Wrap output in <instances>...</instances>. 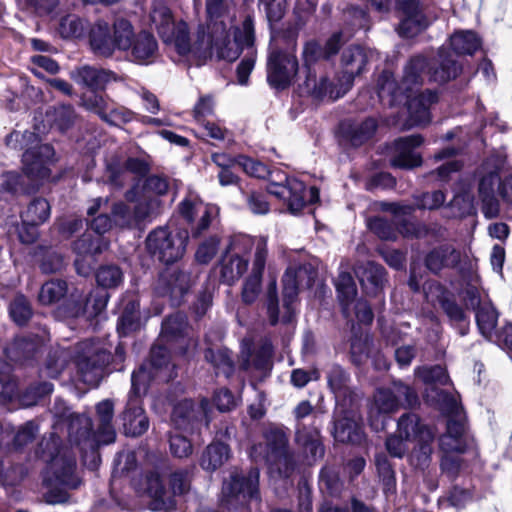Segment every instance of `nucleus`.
Listing matches in <instances>:
<instances>
[{
  "mask_svg": "<svg viewBox=\"0 0 512 512\" xmlns=\"http://www.w3.org/2000/svg\"><path fill=\"white\" fill-rule=\"evenodd\" d=\"M207 25L200 26L193 42V56L204 63L215 56L219 60L234 61L240 55L239 46L254 44V26L247 17L241 29L231 39V17L225 0H206Z\"/></svg>",
  "mask_w": 512,
  "mask_h": 512,
  "instance_id": "f257e3e1",
  "label": "nucleus"
},
{
  "mask_svg": "<svg viewBox=\"0 0 512 512\" xmlns=\"http://www.w3.org/2000/svg\"><path fill=\"white\" fill-rule=\"evenodd\" d=\"M427 61L424 57H415L407 64L400 84H397L389 72H384L378 80V95L389 105H407L409 118L404 128L425 125L430 122V107L437 101L436 93L426 90L420 92Z\"/></svg>",
  "mask_w": 512,
  "mask_h": 512,
  "instance_id": "f03ea898",
  "label": "nucleus"
},
{
  "mask_svg": "<svg viewBox=\"0 0 512 512\" xmlns=\"http://www.w3.org/2000/svg\"><path fill=\"white\" fill-rule=\"evenodd\" d=\"M188 326L186 317L180 313L168 317L162 324L160 335L161 344L151 349V360L143 364L148 371L161 380H169L172 377L169 349L179 350L185 353L189 346Z\"/></svg>",
  "mask_w": 512,
  "mask_h": 512,
  "instance_id": "7ed1b4c3",
  "label": "nucleus"
},
{
  "mask_svg": "<svg viewBox=\"0 0 512 512\" xmlns=\"http://www.w3.org/2000/svg\"><path fill=\"white\" fill-rule=\"evenodd\" d=\"M417 403V393L410 386L394 381L390 386L375 391L368 408L369 425L374 431H382L391 414L401 407H413Z\"/></svg>",
  "mask_w": 512,
  "mask_h": 512,
  "instance_id": "20e7f679",
  "label": "nucleus"
},
{
  "mask_svg": "<svg viewBox=\"0 0 512 512\" xmlns=\"http://www.w3.org/2000/svg\"><path fill=\"white\" fill-rule=\"evenodd\" d=\"M5 144L11 149H26L23 154V171L31 179L43 180L49 177V165L54 160V149L48 144H38L35 132L12 131L5 137Z\"/></svg>",
  "mask_w": 512,
  "mask_h": 512,
  "instance_id": "39448f33",
  "label": "nucleus"
},
{
  "mask_svg": "<svg viewBox=\"0 0 512 512\" xmlns=\"http://www.w3.org/2000/svg\"><path fill=\"white\" fill-rule=\"evenodd\" d=\"M152 378H157L146 366H140L131 377V390L125 409L121 415L123 430L126 435L137 437L149 428V420L142 407L141 397L147 392Z\"/></svg>",
  "mask_w": 512,
  "mask_h": 512,
  "instance_id": "423d86ee",
  "label": "nucleus"
},
{
  "mask_svg": "<svg viewBox=\"0 0 512 512\" xmlns=\"http://www.w3.org/2000/svg\"><path fill=\"white\" fill-rule=\"evenodd\" d=\"M497 195L506 203L512 204V171L499 175L497 169L483 166L479 171L478 196L482 212L487 218H495L500 211Z\"/></svg>",
  "mask_w": 512,
  "mask_h": 512,
  "instance_id": "0eeeda50",
  "label": "nucleus"
},
{
  "mask_svg": "<svg viewBox=\"0 0 512 512\" xmlns=\"http://www.w3.org/2000/svg\"><path fill=\"white\" fill-rule=\"evenodd\" d=\"M73 361L77 381L97 387L103 377L104 367L109 362V354L93 340H85L77 345Z\"/></svg>",
  "mask_w": 512,
  "mask_h": 512,
  "instance_id": "6e6552de",
  "label": "nucleus"
},
{
  "mask_svg": "<svg viewBox=\"0 0 512 512\" xmlns=\"http://www.w3.org/2000/svg\"><path fill=\"white\" fill-rule=\"evenodd\" d=\"M259 470L251 469L248 473L234 468L223 482L221 502L228 509L244 505L249 500L258 499Z\"/></svg>",
  "mask_w": 512,
  "mask_h": 512,
  "instance_id": "1a4fd4ad",
  "label": "nucleus"
},
{
  "mask_svg": "<svg viewBox=\"0 0 512 512\" xmlns=\"http://www.w3.org/2000/svg\"><path fill=\"white\" fill-rule=\"evenodd\" d=\"M150 18L165 43L173 45L180 55L193 56V43H190L187 24L175 23L167 6L154 4Z\"/></svg>",
  "mask_w": 512,
  "mask_h": 512,
  "instance_id": "9d476101",
  "label": "nucleus"
},
{
  "mask_svg": "<svg viewBox=\"0 0 512 512\" xmlns=\"http://www.w3.org/2000/svg\"><path fill=\"white\" fill-rule=\"evenodd\" d=\"M187 241V231L172 233L165 228H158L148 235L146 246L153 257L168 265L182 258Z\"/></svg>",
  "mask_w": 512,
  "mask_h": 512,
  "instance_id": "9b49d317",
  "label": "nucleus"
},
{
  "mask_svg": "<svg viewBox=\"0 0 512 512\" xmlns=\"http://www.w3.org/2000/svg\"><path fill=\"white\" fill-rule=\"evenodd\" d=\"M415 374L424 383L430 385L425 391V398L428 402L438 406L441 411L447 414H457L459 412L460 407L455 396L436 387L437 384L445 385L449 382V376L443 367L436 365L418 368L415 370Z\"/></svg>",
  "mask_w": 512,
  "mask_h": 512,
  "instance_id": "f8f14e48",
  "label": "nucleus"
},
{
  "mask_svg": "<svg viewBox=\"0 0 512 512\" xmlns=\"http://www.w3.org/2000/svg\"><path fill=\"white\" fill-rule=\"evenodd\" d=\"M42 457L50 462V469L55 473L56 479L66 487L76 488L77 481L73 477L76 460L74 456L66 455L60 451V438L51 434L41 443Z\"/></svg>",
  "mask_w": 512,
  "mask_h": 512,
  "instance_id": "ddd939ff",
  "label": "nucleus"
},
{
  "mask_svg": "<svg viewBox=\"0 0 512 512\" xmlns=\"http://www.w3.org/2000/svg\"><path fill=\"white\" fill-rule=\"evenodd\" d=\"M267 189L270 194L283 199L292 214L301 211L307 203L312 204L319 199V191L316 187H310L307 192L304 183L292 177H285V183L272 182Z\"/></svg>",
  "mask_w": 512,
  "mask_h": 512,
  "instance_id": "4468645a",
  "label": "nucleus"
},
{
  "mask_svg": "<svg viewBox=\"0 0 512 512\" xmlns=\"http://www.w3.org/2000/svg\"><path fill=\"white\" fill-rule=\"evenodd\" d=\"M277 41L278 37L273 35L270 45L271 53L267 63V78L272 86L283 89L291 83L296 75L298 63L293 54L283 53L278 49Z\"/></svg>",
  "mask_w": 512,
  "mask_h": 512,
  "instance_id": "2eb2a0df",
  "label": "nucleus"
},
{
  "mask_svg": "<svg viewBox=\"0 0 512 512\" xmlns=\"http://www.w3.org/2000/svg\"><path fill=\"white\" fill-rule=\"evenodd\" d=\"M265 445L259 443L251 449V457L255 460L262 459L266 462L287 465L290 457L286 452L287 437L284 431L278 427H270L264 433Z\"/></svg>",
  "mask_w": 512,
  "mask_h": 512,
  "instance_id": "dca6fc26",
  "label": "nucleus"
},
{
  "mask_svg": "<svg viewBox=\"0 0 512 512\" xmlns=\"http://www.w3.org/2000/svg\"><path fill=\"white\" fill-rule=\"evenodd\" d=\"M256 240L257 238L253 239L249 236H239L231 242L232 255L229 259H224L221 264V278L225 283L233 284L247 271L248 259L242 254L250 251L253 246L256 247Z\"/></svg>",
  "mask_w": 512,
  "mask_h": 512,
  "instance_id": "f3484780",
  "label": "nucleus"
},
{
  "mask_svg": "<svg viewBox=\"0 0 512 512\" xmlns=\"http://www.w3.org/2000/svg\"><path fill=\"white\" fill-rule=\"evenodd\" d=\"M422 143L423 138L418 134L395 140L389 147L391 166L403 169H411L420 166L422 159L415 149Z\"/></svg>",
  "mask_w": 512,
  "mask_h": 512,
  "instance_id": "a211bd4d",
  "label": "nucleus"
},
{
  "mask_svg": "<svg viewBox=\"0 0 512 512\" xmlns=\"http://www.w3.org/2000/svg\"><path fill=\"white\" fill-rule=\"evenodd\" d=\"M465 300L467 306L476 310V322L481 334L491 340L496 334L497 311L489 301L481 300L478 290L474 287L466 290Z\"/></svg>",
  "mask_w": 512,
  "mask_h": 512,
  "instance_id": "6ab92c4d",
  "label": "nucleus"
},
{
  "mask_svg": "<svg viewBox=\"0 0 512 512\" xmlns=\"http://www.w3.org/2000/svg\"><path fill=\"white\" fill-rule=\"evenodd\" d=\"M267 253V238L260 236L256 240V251L254 254L251 273L245 280L242 289V299L247 304L253 303L259 295Z\"/></svg>",
  "mask_w": 512,
  "mask_h": 512,
  "instance_id": "aec40b11",
  "label": "nucleus"
},
{
  "mask_svg": "<svg viewBox=\"0 0 512 512\" xmlns=\"http://www.w3.org/2000/svg\"><path fill=\"white\" fill-rule=\"evenodd\" d=\"M208 413V400L203 399L199 405H195L192 400L185 399L174 407L172 421L178 429L193 430L203 421L208 425Z\"/></svg>",
  "mask_w": 512,
  "mask_h": 512,
  "instance_id": "412c9836",
  "label": "nucleus"
},
{
  "mask_svg": "<svg viewBox=\"0 0 512 512\" xmlns=\"http://www.w3.org/2000/svg\"><path fill=\"white\" fill-rule=\"evenodd\" d=\"M190 275L178 268L168 267L160 275L156 292L161 296H169L174 304L188 291Z\"/></svg>",
  "mask_w": 512,
  "mask_h": 512,
  "instance_id": "4be33fe9",
  "label": "nucleus"
},
{
  "mask_svg": "<svg viewBox=\"0 0 512 512\" xmlns=\"http://www.w3.org/2000/svg\"><path fill=\"white\" fill-rule=\"evenodd\" d=\"M181 215L189 222L195 220L196 216H200L199 223L197 224L193 235H200L206 230L211 221L212 215L215 213V208L203 204L197 196L190 195L180 203L179 207Z\"/></svg>",
  "mask_w": 512,
  "mask_h": 512,
  "instance_id": "5701e85b",
  "label": "nucleus"
},
{
  "mask_svg": "<svg viewBox=\"0 0 512 512\" xmlns=\"http://www.w3.org/2000/svg\"><path fill=\"white\" fill-rule=\"evenodd\" d=\"M70 76L76 83L92 90H102L108 83L117 80L112 71L88 65L74 69Z\"/></svg>",
  "mask_w": 512,
  "mask_h": 512,
  "instance_id": "b1692460",
  "label": "nucleus"
},
{
  "mask_svg": "<svg viewBox=\"0 0 512 512\" xmlns=\"http://www.w3.org/2000/svg\"><path fill=\"white\" fill-rule=\"evenodd\" d=\"M169 188L168 181L166 178L160 176H150L145 181V185L142 190L138 186H134L126 193V199L128 201H142L144 207H150L151 201H156L157 205L154 210L159 206V201L153 198L152 195L161 196L167 193Z\"/></svg>",
  "mask_w": 512,
  "mask_h": 512,
  "instance_id": "393cba45",
  "label": "nucleus"
},
{
  "mask_svg": "<svg viewBox=\"0 0 512 512\" xmlns=\"http://www.w3.org/2000/svg\"><path fill=\"white\" fill-rule=\"evenodd\" d=\"M128 51V57L132 62L147 65L156 60L158 44L152 34L141 31L136 35Z\"/></svg>",
  "mask_w": 512,
  "mask_h": 512,
  "instance_id": "a878e982",
  "label": "nucleus"
},
{
  "mask_svg": "<svg viewBox=\"0 0 512 512\" xmlns=\"http://www.w3.org/2000/svg\"><path fill=\"white\" fill-rule=\"evenodd\" d=\"M400 9L405 14V18L401 21L399 26V32L402 35L413 37L429 25V21L419 8L417 1L403 0L400 3Z\"/></svg>",
  "mask_w": 512,
  "mask_h": 512,
  "instance_id": "bb28decb",
  "label": "nucleus"
},
{
  "mask_svg": "<svg viewBox=\"0 0 512 512\" xmlns=\"http://www.w3.org/2000/svg\"><path fill=\"white\" fill-rule=\"evenodd\" d=\"M334 437L342 443H361L364 439V432L360 417L354 412H348L338 418L334 425Z\"/></svg>",
  "mask_w": 512,
  "mask_h": 512,
  "instance_id": "cd10ccee",
  "label": "nucleus"
},
{
  "mask_svg": "<svg viewBox=\"0 0 512 512\" xmlns=\"http://www.w3.org/2000/svg\"><path fill=\"white\" fill-rule=\"evenodd\" d=\"M123 311L119 318L117 330L120 336H127L140 329L142 315L139 310V299L136 295H126L122 299Z\"/></svg>",
  "mask_w": 512,
  "mask_h": 512,
  "instance_id": "c85d7f7f",
  "label": "nucleus"
},
{
  "mask_svg": "<svg viewBox=\"0 0 512 512\" xmlns=\"http://www.w3.org/2000/svg\"><path fill=\"white\" fill-rule=\"evenodd\" d=\"M305 277H307V286H310L312 277L308 275V268L306 266L299 267L298 269L290 267L284 274V301L287 308V315L283 317L285 322H289L291 320V305L297 295L298 287L303 284Z\"/></svg>",
  "mask_w": 512,
  "mask_h": 512,
  "instance_id": "c756f323",
  "label": "nucleus"
},
{
  "mask_svg": "<svg viewBox=\"0 0 512 512\" xmlns=\"http://www.w3.org/2000/svg\"><path fill=\"white\" fill-rule=\"evenodd\" d=\"M461 259L460 252L452 245L444 244L431 250L426 258V267L433 273L456 267Z\"/></svg>",
  "mask_w": 512,
  "mask_h": 512,
  "instance_id": "7c9ffc66",
  "label": "nucleus"
},
{
  "mask_svg": "<svg viewBox=\"0 0 512 512\" xmlns=\"http://www.w3.org/2000/svg\"><path fill=\"white\" fill-rule=\"evenodd\" d=\"M439 445L444 453H463L467 447V438L463 422L449 419L447 431L441 436Z\"/></svg>",
  "mask_w": 512,
  "mask_h": 512,
  "instance_id": "2f4dec72",
  "label": "nucleus"
},
{
  "mask_svg": "<svg viewBox=\"0 0 512 512\" xmlns=\"http://www.w3.org/2000/svg\"><path fill=\"white\" fill-rule=\"evenodd\" d=\"M372 57V51L367 52L360 46H351L344 50L342 54V65L344 76L347 78L348 84H351L353 78L363 71L366 63Z\"/></svg>",
  "mask_w": 512,
  "mask_h": 512,
  "instance_id": "473e14b6",
  "label": "nucleus"
},
{
  "mask_svg": "<svg viewBox=\"0 0 512 512\" xmlns=\"http://www.w3.org/2000/svg\"><path fill=\"white\" fill-rule=\"evenodd\" d=\"M135 202L134 212H131L124 203H117L113 206L112 213L115 225L125 227L143 220L154 211V207L157 205L156 201H151L150 207H144L142 201Z\"/></svg>",
  "mask_w": 512,
  "mask_h": 512,
  "instance_id": "72a5a7b5",
  "label": "nucleus"
},
{
  "mask_svg": "<svg viewBox=\"0 0 512 512\" xmlns=\"http://www.w3.org/2000/svg\"><path fill=\"white\" fill-rule=\"evenodd\" d=\"M89 39L90 47L95 54L109 57L114 53L113 35L107 22H96L90 30Z\"/></svg>",
  "mask_w": 512,
  "mask_h": 512,
  "instance_id": "f704fd0d",
  "label": "nucleus"
},
{
  "mask_svg": "<svg viewBox=\"0 0 512 512\" xmlns=\"http://www.w3.org/2000/svg\"><path fill=\"white\" fill-rule=\"evenodd\" d=\"M355 274L363 289H365L367 293H374L382 286L385 272L382 266L368 261L358 264L355 267Z\"/></svg>",
  "mask_w": 512,
  "mask_h": 512,
  "instance_id": "c9c22d12",
  "label": "nucleus"
},
{
  "mask_svg": "<svg viewBox=\"0 0 512 512\" xmlns=\"http://www.w3.org/2000/svg\"><path fill=\"white\" fill-rule=\"evenodd\" d=\"M99 426L97 431V442L110 444L115 440L116 433L112 426L114 404L110 400H103L96 406Z\"/></svg>",
  "mask_w": 512,
  "mask_h": 512,
  "instance_id": "e433bc0d",
  "label": "nucleus"
},
{
  "mask_svg": "<svg viewBox=\"0 0 512 512\" xmlns=\"http://www.w3.org/2000/svg\"><path fill=\"white\" fill-rule=\"evenodd\" d=\"M88 23L80 16L68 13L62 15L56 26V30L63 39H78L85 35Z\"/></svg>",
  "mask_w": 512,
  "mask_h": 512,
  "instance_id": "4c0bfd02",
  "label": "nucleus"
},
{
  "mask_svg": "<svg viewBox=\"0 0 512 512\" xmlns=\"http://www.w3.org/2000/svg\"><path fill=\"white\" fill-rule=\"evenodd\" d=\"M424 431L431 430L420 423V420L416 414H404L398 420L396 433H398L411 444L422 440V434Z\"/></svg>",
  "mask_w": 512,
  "mask_h": 512,
  "instance_id": "58836bf2",
  "label": "nucleus"
},
{
  "mask_svg": "<svg viewBox=\"0 0 512 512\" xmlns=\"http://www.w3.org/2000/svg\"><path fill=\"white\" fill-rule=\"evenodd\" d=\"M50 214L51 207L49 202L45 198L38 197L33 199L21 213V219L24 224L39 226L49 219Z\"/></svg>",
  "mask_w": 512,
  "mask_h": 512,
  "instance_id": "ea45409f",
  "label": "nucleus"
},
{
  "mask_svg": "<svg viewBox=\"0 0 512 512\" xmlns=\"http://www.w3.org/2000/svg\"><path fill=\"white\" fill-rule=\"evenodd\" d=\"M296 441L309 454L313 460L322 457L324 448L319 439V432L315 428L306 429L298 425L296 431Z\"/></svg>",
  "mask_w": 512,
  "mask_h": 512,
  "instance_id": "a19ab883",
  "label": "nucleus"
},
{
  "mask_svg": "<svg viewBox=\"0 0 512 512\" xmlns=\"http://www.w3.org/2000/svg\"><path fill=\"white\" fill-rule=\"evenodd\" d=\"M336 289L343 313L350 317L351 305L355 300L357 289L352 276L347 272H341L336 280Z\"/></svg>",
  "mask_w": 512,
  "mask_h": 512,
  "instance_id": "79ce46f5",
  "label": "nucleus"
},
{
  "mask_svg": "<svg viewBox=\"0 0 512 512\" xmlns=\"http://www.w3.org/2000/svg\"><path fill=\"white\" fill-rule=\"evenodd\" d=\"M301 93L311 95L314 98L320 99L325 96L334 98L331 90V83L325 77L316 76L310 68L307 69V75L302 84L299 85Z\"/></svg>",
  "mask_w": 512,
  "mask_h": 512,
  "instance_id": "37998d69",
  "label": "nucleus"
},
{
  "mask_svg": "<svg viewBox=\"0 0 512 512\" xmlns=\"http://www.w3.org/2000/svg\"><path fill=\"white\" fill-rule=\"evenodd\" d=\"M450 46L457 55H472L480 46V38L473 31H457L450 37Z\"/></svg>",
  "mask_w": 512,
  "mask_h": 512,
  "instance_id": "c03bdc74",
  "label": "nucleus"
},
{
  "mask_svg": "<svg viewBox=\"0 0 512 512\" xmlns=\"http://www.w3.org/2000/svg\"><path fill=\"white\" fill-rule=\"evenodd\" d=\"M229 458V447L221 442L210 444L202 455L200 465L207 471H215Z\"/></svg>",
  "mask_w": 512,
  "mask_h": 512,
  "instance_id": "a18cd8bd",
  "label": "nucleus"
},
{
  "mask_svg": "<svg viewBox=\"0 0 512 512\" xmlns=\"http://www.w3.org/2000/svg\"><path fill=\"white\" fill-rule=\"evenodd\" d=\"M433 438L434 436L432 431H424L422 434V440L413 443L414 448L410 455V462L413 466L424 469L429 465L432 454L431 443L433 442Z\"/></svg>",
  "mask_w": 512,
  "mask_h": 512,
  "instance_id": "49530a36",
  "label": "nucleus"
},
{
  "mask_svg": "<svg viewBox=\"0 0 512 512\" xmlns=\"http://www.w3.org/2000/svg\"><path fill=\"white\" fill-rule=\"evenodd\" d=\"M460 70V66L451 55H446L443 51H440L439 67L431 73V79L435 82L444 83L456 78Z\"/></svg>",
  "mask_w": 512,
  "mask_h": 512,
  "instance_id": "de8ad7c7",
  "label": "nucleus"
},
{
  "mask_svg": "<svg viewBox=\"0 0 512 512\" xmlns=\"http://www.w3.org/2000/svg\"><path fill=\"white\" fill-rule=\"evenodd\" d=\"M136 35L133 26L125 19H118L113 25V44L115 50L128 51Z\"/></svg>",
  "mask_w": 512,
  "mask_h": 512,
  "instance_id": "09e8293b",
  "label": "nucleus"
},
{
  "mask_svg": "<svg viewBox=\"0 0 512 512\" xmlns=\"http://www.w3.org/2000/svg\"><path fill=\"white\" fill-rule=\"evenodd\" d=\"M149 170L148 162L143 157H130L125 163V171L120 174L111 173L110 181L117 185L122 186L126 172H131L136 176H144Z\"/></svg>",
  "mask_w": 512,
  "mask_h": 512,
  "instance_id": "8fccbe9b",
  "label": "nucleus"
},
{
  "mask_svg": "<svg viewBox=\"0 0 512 512\" xmlns=\"http://www.w3.org/2000/svg\"><path fill=\"white\" fill-rule=\"evenodd\" d=\"M67 292L66 282L62 280H51L46 282L39 293V301L49 305L59 301Z\"/></svg>",
  "mask_w": 512,
  "mask_h": 512,
  "instance_id": "3c124183",
  "label": "nucleus"
},
{
  "mask_svg": "<svg viewBox=\"0 0 512 512\" xmlns=\"http://www.w3.org/2000/svg\"><path fill=\"white\" fill-rule=\"evenodd\" d=\"M205 359L225 376H229L233 372V361L229 351L226 349L215 351L212 348H208L205 351Z\"/></svg>",
  "mask_w": 512,
  "mask_h": 512,
  "instance_id": "603ef678",
  "label": "nucleus"
},
{
  "mask_svg": "<svg viewBox=\"0 0 512 512\" xmlns=\"http://www.w3.org/2000/svg\"><path fill=\"white\" fill-rule=\"evenodd\" d=\"M100 242H102L100 238H97L96 241H94L90 234H84L74 243L73 249L78 257L91 258L93 255L102 252L103 247ZM106 246L107 245L105 244L104 248H106Z\"/></svg>",
  "mask_w": 512,
  "mask_h": 512,
  "instance_id": "864d4df0",
  "label": "nucleus"
},
{
  "mask_svg": "<svg viewBox=\"0 0 512 512\" xmlns=\"http://www.w3.org/2000/svg\"><path fill=\"white\" fill-rule=\"evenodd\" d=\"M96 280L103 288H116L123 281V273L117 266H103L98 270Z\"/></svg>",
  "mask_w": 512,
  "mask_h": 512,
  "instance_id": "5fc2aeb1",
  "label": "nucleus"
},
{
  "mask_svg": "<svg viewBox=\"0 0 512 512\" xmlns=\"http://www.w3.org/2000/svg\"><path fill=\"white\" fill-rule=\"evenodd\" d=\"M108 302V294L104 290H95L86 300L83 314L88 318L100 315L106 308Z\"/></svg>",
  "mask_w": 512,
  "mask_h": 512,
  "instance_id": "6e6d98bb",
  "label": "nucleus"
},
{
  "mask_svg": "<svg viewBox=\"0 0 512 512\" xmlns=\"http://www.w3.org/2000/svg\"><path fill=\"white\" fill-rule=\"evenodd\" d=\"M59 130H67L74 122L75 113L70 105H60L54 108L52 114L47 115Z\"/></svg>",
  "mask_w": 512,
  "mask_h": 512,
  "instance_id": "4d7b16f0",
  "label": "nucleus"
},
{
  "mask_svg": "<svg viewBox=\"0 0 512 512\" xmlns=\"http://www.w3.org/2000/svg\"><path fill=\"white\" fill-rule=\"evenodd\" d=\"M147 494L158 502L159 505H166V490L160 479V475L157 472H150L146 476V488Z\"/></svg>",
  "mask_w": 512,
  "mask_h": 512,
  "instance_id": "13d9d810",
  "label": "nucleus"
},
{
  "mask_svg": "<svg viewBox=\"0 0 512 512\" xmlns=\"http://www.w3.org/2000/svg\"><path fill=\"white\" fill-rule=\"evenodd\" d=\"M376 121L368 118L360 124L355 125L350 132V140L353 145L358 146L372 137L376 131Z\"/></svg>",
  "mask_w": 512,
  "mask_h": 512,
  "instance_id": "bf43d9fd",
  "label": "nucleus"
},
{
  "mask_svg": "<svg viewBox=\"0 0 512 512\" xmlns=\"http://www.w3.org/2000/svg\"><path fill=\"white\" fill-rule=\"evenodd\" d=\"M243 47H247L250 50L237 67V78L239 84L246 85L248 82V77L255 65L256 51L253 49V44L247 46L245 43H241L239 49L241 50Z\"/></svg>",
  "mask_w": 512,
  "mask_h": 512,
  "instance_id": "052dcab7",
  "label": "nucleus"
},
{
  "mask_svg": "<svg viewBox=\"0 0 512 512\" xmlns=\"http://www.w3.org/2000/svg\"><path fill=\"white\" fill-rule=\"evenodd\" d=\"M237 164L242 167L246 174L252 177L265 178L269 174V170L265 164L245 155H239L237 157Z\"/></svg>",
  "mask_w": 512,
  "mask_h": 512,
  "instance_id": "680f3d73",
  "label": "nucleus"
},
{
  "mask_svg": "<svg viewBox=\"0 0 512 512\" xmlns=\"http://www.w3.org/2000/svg\"><path fill=\"white\" fill-rule=\"evenodd\" d=\"M370 340L368 335H355L351 340V358L359 365L368 357Z\"/></svg>",
  "mask_w": 512,
  "mask_h": 512,
  "instance_id": "e2e57ef3",
  "label": "nucleus"
},
{
  "mask_svg": "<svg viewBox=\"0 0 512 512\" xmlns=\"http://www.w3.org/2000/svg\"><path fill=\"white\" fill-rule=\"evenodd\" d=\"M10 315L17 324L26 323L31 316V309L26 298L18 296L14 299L10 305Z\"/></svg>",
  "mask_w": 512,
  "mask_h": 512,
  "instance_id": "0e129e2a",
  "label": "nucleus"
},
{
  "mask_svg": "<svg viewBox=\"0 0 512 512\" xmlns=\"http://www.w3.org/2000/svg\"><path fill=\"white\" fill-rule=\"evenodd\" d=\"M368 228L374 232L379 238L391 240L396 237V231L393 225L380 217L370 218L367 220Z\"/></svg>",
  "mask_w": 512,
  "mask_h": 512,
  "instance_id": "69168bd1",
  "label": "nucleus"
},
{
  "mask_svg": "<svg viewBox=\"0 0 512 512\" xmlns=\"http://www.w3.org/2000/svg\"><path fill=\"white\" fill-rule=\"evenodd\" d=\"M169 486L173 495H184L190 489V477L187 471L179 470L170 474Z\"/></svg>",
  "mask_w": 512,
  "mask_h": 512,
  "instance_id": "338daca9",
  "label": "nucleus"
},
{
  "mask_svg": "<svg viewBox=\"0 0 512 512\" xmlns=\"http://www.w3.org/2000/svg\"><path fill=\"white\" fill-rule=\"evenodd\" d=\"M219 239L215 236L210 237L201 243L196 251V260L201 264L210 262L217 253Z\"/></svg>",
  "mask_w": 512,
  "mask_h": 512,
  "instance_id": "774afa93",
  "label": "nucleus"
}]
</instances>
